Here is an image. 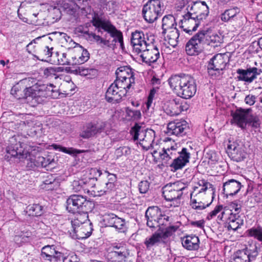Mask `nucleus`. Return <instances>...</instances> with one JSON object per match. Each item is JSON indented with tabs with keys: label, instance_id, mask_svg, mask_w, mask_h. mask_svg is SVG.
Here are the masks:
<instances>
[{
	"label": "nucleus",
	"instance_id": "obj_51",
	"mask_svg": "<svg viewBox=\"0 0 262 262\" xmlns=\"http://www.w3.org/2000/svg\"><path fill=\"white\" fill-rule=\"evenodd\" d=\"M130 153V148L127 146L120 147L116 150L115 154L117 157L123 155H128Z\"/></svg>",
	"mask_w": 262,
	"mask_h": 262
},
{
	"label": "nucleus",
	"instance_id": "obj_30",
	"mask_svg": "<svg viewBox=\"0 0 262 262\" xmlns=\"http://www.w3.org/2000/svg\"><path fill=\"white\" fill-rule=\"evenodd\" d=\"M257 71L256 68H249L247 70L238 69L237 70V73L239 75L238 78L239 80L251 83L259 74Z\"/></svg>",
	"mask_w": 262,
	"mask_h": 262
},
{
	"label": "nucleus",
	"instance_id": "obj_46",
	"mask_svg": "<svg viewBox=\"0 0 262 262\" xmlns=\"http://www.w3.org/2000/svg\"><path fill=\"white\" fill-rule=\"evenodd\" d=\"M61 71L60 67H48L46 68L43 71L44 75L47 77L55 76V78H57L56 74Z\"/></svg>",
	"mask_w": 262,
	"mask_h": 262
},
{
	"label": "nucleus",
	"instance_id": "obj_62",
	"mask_svg": "<svg viewBox=\"0 0 262 262\" xmlns=\"http://www.w3.org/2000/svg\"><path fill=\"white\" fill-rule=\"evenodd\" d=\"M80 9V13L81 14L87 16L88 14H91L92 12V9L90 6H87L83 7H79Z\"/></svg>",
	"mask_w": 262,
	"mask_h": 262
},
{
	"label": "nucleus",
	"instance_id": "obj_9",
	"mask_svg": "<svg viewBox=\"0 0 262 262\" xmlns=\"http://www.w3.org/2000/svg\"><path fill=\"white\" fill-rule=\"evenodd\" d=\"M154 36L147 34L145 35L142 31H136L132 34L131 43L134 52L137 54L148 44L154 43Z\"/></svg>",
	"mask_w": 262,
	"mask_h": 262
},
{
	"label": "nucleus",
	"instance_id": "obj_38",
	"mask_svg": "<svg viewBox=\"0 0 262 262\" xmlns=\"http://www.w3.org/2000/svg\"><path fill=\"white\" fill-rule=\"evenodd\" d=\"M27 212L29 215L38 216L43 213V207L39 204H33L27 207Z\"/></svg>",
	"mask_w": 262,
	"mask_h": 262
},
{
	"label": "nucleus",
	"instance_id": "obj_35",
	"mask_svg": "<svg viewBox=\"0 0 262 262\" xmlns=\"http://www.w3.org/2000/svg\"><path fill=\"white\" fill-rule=\"evenodd\" d=\"M168 81L171 89L179 96L180 90V75L179 74L172 75L169 78Z\"/></svg>",
	"mask_w": 262,
	"mask_h": 262
},
{
	"label": "nucleus",
	"instance_id": "obj_20",
	"mask_svg": "<svg viewBox=\"0 0 262 262\" xmlns=\"http://www.w3.org/2000/svg\"><path fill=\"white\" fill-rule=\"evenodd\" d=\"M227 62V56L225 54H217L210 60L208 70L209 74L213 75L212 71L219 72L225 69Z\"/></svg>",
	"mask_w": 262,
	"mask_h": 262
},
{
	"label": "nucleus",
	"instance_id": "obj_40",
	"mask_svg": "<svg viewBox=\"0 0 262 262\" xmlns=\"http://www.w3.org/2000/svg\"><path fill=\"white\" fill-rule=\"evenodd\" d=\"M52 146L55 150H58L59 151L63 152L66 154H68L69 155L83 153L86 151V150H84L75 149L72 147L67 148L66 147H62L60 145L55 144L52 145Z\"/></svg>",
	"mask_w": 262,
	"mask_h": 262
},
{
	"label": "nucleus",
	"instance_id": "obj_21",
	"mask_svg": "<svg viewBox=\"0 0 262 262\" xmlns=\"http://www.w3.org/2000/svg\"><path fill=\"white\" fill-rule=\"evenodd\" d=\"M251 111L250 108L246 110L238 109L236 110L234 113L232 114L233 122L239 127L245 128L247 122L250 120V112Z\"/></svg>",
	"mask_w": 262,
	"mask_h": 262
},
{
	"label": "nucleus",
	"instance_id": "obj_22",
	"mask_svg": "<svg viewBox=\"0 0 262 262\" xmlns=\"http://www.w3.org/2000/svg\"><path fill=\"white\" fill-rule=\"evenodd\" d=\"M105 124L102 123H90L85 125L83 130L80 134V136L84 139H89L95 136L98 133H100L104 129Z\"/></svg>",
	"mask_w": 262,
	"mask_h": 262
},
{
	"label": "nucleus",
	"instance_id": "obj_15",
	"mask_svg": "<svg viewBox=\"0 0 262 262\" xmlns=\"http://www.w3.org/2000/svg\"><path fill=\"white\" fill-rule=\"evenodd\" d=\"M68 55L71 58L72 65L82 64L88 61L90 58L88 51L79 45L70 50Z\"/></svg>",
	"mask_w": 262,
	"mask_h": 262
},
{
	"label": "nucleus",
	"instance_id": "obj_23",
	"mask_svg": "<svg viewBox=\"0 0 262 262\" xmlns=\"http://www.w3.org/2000/svg\"><path fill=\"white\" fill-rule=\"evenodd\" d=\"M183 19H181V28L189 34L196 31L199 26V23L195 20V17L192 16V13L188 12L183 15Z\"/></svg>",
	"mask_w": 262,
	"mask_h": 262
},
{
	"label": "nucleus",
	"instance_id": "obj_1",
	"mask_svg": "<svg viewBox=\"0 0 262 262\" xmlns=\"http://www.w3.org/2000/svg\"><path fill=\"white\" fill-rule=\"evenodd\" d=\"M92 22L93 26L97 29L98 32L102 34L101 30H103L107 33L102 37L92 32H86L90 40L95 41L97 45L102 48H114L117 42H118L122 47L123 45L122 33L117 30L110 21L102 19L95 16Z\"/></svg>",
	"mask_w": 262,
	"mask_h": 262
},
{
	"label": "nucleus",
	"instance_id": "obj_39",
	"mask_svg": "<svg viewBox=\"0 0 262 262\" xmlns=\"http://www.w3.org/2000/svg\"><path fill=\"white\" fill-rule=\"evenodd\" d=\"M248 236L253 237L262 242V227L258 226L252 227L247 231Z\"/></svg>",
	"mask_w": 262,
	"mask_h": 262
},
{
	"label": "nucleus",
	"instance_id": "obj_8",
	"mask_svg": "<svg viewBox=\"0 0 262 262\" xmlns=\"http://www.w3.org/2000/svg\"><path fill=\"white\" fill-rule=\"evenodd\" d=\"M72 229L69 231L71 236L74 239H84L89 237L93 230L90 221L82 222L79 218L71 221Z\"/></svg>",
	"mask_w": 262,
	"mask_h": 262
},
{
	"label": "nucleus",
	"instance_id": "obj_49",
	"mask_svg": "<svg viewBox=\"0 0 262 262\" xmlns=\"http://www.w3.org/2000/svg\"><path fill=\"white\" fill-rule=\"evenodd\" d=\"M183 178L181 179V183L185 185H187L193 178V174L190 169H186L182 175Z\"/></svg>",
	"mask_w": 262,
	"mask_h": 262
},
{
	"label": "nucleus",
	"instance_id": "obj_59",
	"mask_svg": "<svg viewBox=\"0 0 262 262\" xmlns=\"http://www.w3.org/2000/svg\"><path fill=\"white\" fill-rule=\"evenodd\" d=\"M256 97L254 95L249 94L245 97V103L250 105H253L255 102Z\"/></svg>",
	"mask_w": 262,
	"mask_h": 262
},
{
	"label": "nucleus",
	"instance_id": "obj_29",
	"mask_svg": "<svg viewBox=\"0 0 262 262\" xmlns=\"http://www.w3.org/2000/svg\"><path fill=\"white\" fill-rule=\"evenodd\" d=\"M191 9L193 11V16L198 20L205 18L209 13L208 7L205 2L194 4Z\"/></svg>",
	"mask_w": 262,
	"mask_h": 262
},
{
	"label": "nucleus",
	"instance_id": "obj_14",
	"mask_svg": "<svg viewBox=\"0 0 262 262\" xmlns=\"http://www.w3.org/2000/svg\"><path fill=\"white\" fill-rule=\"evenodd\" d=\"M257 247L250 245L245 249L237 251L234 255L233 262H250L257 255Z\"/></svg>",
	"mask_w": 262,
	"mask_h": 262
},
{
	"label": "nucleus",
	"instance_id": "obj_42",
	"mask_svg": "<svg viewBox=\"0 0 262 262\" xmlns=\"http://www.w3.org/2000/svg\"><path fill=\"white\" fill-rule=\"evenodd\" d=\"M125 114V116L128 120H138L141 117V113L139 110H132L129 107L126 108Z\"/></svg>",
	"mask_w": 262,
	"mask_h": 262
},
{
	"label": "nucleus",
	"instance_id": "obj_43",
	"mask_svg": "<svg viewBox=\"0 0 262 262\" xmlns=\"http://www.w3.org/2000/svg\"><path fill=\"white\" fill-rule=\"evenodd\" d=\"M86 184L83 180H74L72 184L73 190L75 192L80 191L82 190H86Z\"/></svg>",
	"mask_w": 262,
	"mask_h": 262
},
{
	"label": "nucleus",
	"instance_id": "obj_64",
	"mask_svg": "<svg viewBox=\"0 0 262 262\" xmlns=\"http://www.w3.org/2000/svg\"><path fill=\"white\" fill-rule=\"evenodd\" d=\"M105 173H107V182H112V184H115L117 181L116 174L111 173L107 171H105Z\"/></svg>",
	"mask_w": 262,
	"mask_h": 262
},
{
	"label": "nucleus",
	"instance_id": "obj_44",
	"mask_svg": "<svg viewBox=\"0 0 262 262\" xmlns=\"http://www.w3.org/2000/svg\"><path fill=\"white\" fill-rule=\"evenodd\" d=\"M190 150H192L191 148L189 149L183 148L181 150V168L189 162L190 158Z\"/></svg>",
	"mask_w": 262,
	"mask_h": 262
},
{
	"label": "nucleus",
	"instance_id": "obj_63",
	"mask_svg": "<svg viewBox=\"0 0 262 262\" xmlns=\"http://www.w3.org/2000/svg\"><path fill=\"white\" fill-rule=\"evenodd\" d=\"M45 188L47 190H52L54 189L55 187L58 186V184L57 182H48L47 181L45 183Z\"/></svg>",
	"mask_w": 262,
	"mask_h": 262
},
{
	"label": "nucleus",
	"instance_id": "obj_36",
	"mask_svg": "<svg viewBox=\"0 0 262 262\" xmlns=\"http://www.w3.org/2000/svg\"><path fill=\"white\" fill-rule=\"evenodd\" d=\"M179 36V31L176 27H174L170 30L167 35L169 45L173 48L177 46L178 43Z\"/></svg>",
	"mask_w": 262,
	"mask_h": 262
},
{
	"label": "nucleus",
	"instance_id": "obj_10",
	"mask_svg": "<svg viewBox=\"0 0 262 262\" xmlns=\"http://www.w3.org/2000/svg\"><path fill=\"white\" fill-rule=\"evenodd\" d=\"M180 182L177 181L163 187L162 194L166 201L171 202L170 206L178 207L180 205Z\"/></svg>",
	"mask_w": 262,
	"mask_h": 262
},
{
	"label": "nucleus",
	"instance_id": "obj_2",
	"mask_svg": "<svg viewBox=\"0 0 262 262\" xmlns=\"http://www.w3.org/2000/svg\"><path fill=\"white\" fill-rule=\"evenodd\" d=\"M214 192L211 184L204 180H200L190 193L192 207L202 210L209 206L214 198Z\"/></svg>",
	"mask_w": 262,
	"mask_h": 262
},
{
	"label": "nucleus",
	"instance_id": "obj_52",
	"mask_svg": "<svg viewBox=\"0 0 262 262\" xmlns=\"http://www.w3.org/2000/svg\"><path fill=\"white\" fill-rule=\"evenodd\" d=\"M28 236H26L24 233H21L20 235H16L14 237V242L18 245L20 246L22 243L26 241V238Z\"/></svg>",
	"mask_w": 262,
	"mask_h": 262
},
{
	"label": "nucleus",
	"instance_id": "obj_41",
	"mask_svg": "<svg viewBox=\"0 0 262 262\" xmlns=\"http://www.w3.org/2000/svg\"><path fill=\"white\" fill-rule=\"evenodd\" d=\"M162 239V236L159 233H155L152 235L150 237L146 238L144 244L146 245L147 248H150L153 246L159 243Z\"/></svg>",
	"mask_w": 262,
	"mask_h": 262
},
{
	"label": "nucleus",
	"instance_id": "obj_13",
	"mask_svg": "<svg viewBox=\"0 0 262 262\" xmlns=\"http://www.w3.org/2000/svg\"><path fill=\"white\" fill-rule=\"evenodd\" d=\"M67 210L73 213L79 212L83 210L88 202L85 197L81 195H71L66 201Z\"/></svg>",
	"mask_w": 262,
	"mask_h": 262
},
{
	"label": "nucleus",
	"instance_id": "obj_24",
	"mask_svg": "<svg viewBox=\"0 0 262 262\" xmlns=\"http://www.w3.org/2000/svg\"><path fill=\"white\" fill-rule=\"evenodd\" d=\"M204 37L203 33L199 32L187 43L185 50L187 54L193 55L197 54Z\"/></svg>",
	"mask_w": 262,
	"mask_h": 262
},
{
	"label": "nucleus",
	"instance_id": "obj_56",
	"mask_svg": "<svg viewBox=\"0 0 262 262\" xmlns=\"http://www.w3.org/2000/svg\"><path fill=\"white\" fill-rule=\"evenodd\" d=\"M94 70L93 69H84L83 67H79L76 70V72L81 76H87Z\"/></svg>",
	"mask_w": 262,
	"mask_h": 262
},
{
	"label": "nucleus",
	"instance_id": "obj_3",
	"mask_svg": "<svg viewBox=\"0 0 262 262\" xmlns=\"http://www.w3.org/2000/svg\"><path fill=\"white\" fill-rule=\"evenodd\" d=\"M131 134L133 136L134 140H139V144L142 148L147 150L149 149H155L152 152L153 157H156L158 151L155 147L154 139L155 132L151 129H143L138 124H136L131 129Z\"/></svg>",
	"mask_w": 262,
	"mask_h": 262
},
{
	"label": "nucleus",
	"instance_id": "obj_34",
	"mask_svg": "<svg viewBox=\"0 0 262 262\" xmlns=\"http://www.w3.org/2000/svg\"><path fill=\"white\" fill-rule=\"evenodd\" d=\"M239 9L237 7H234L226 10L221 14V19L222 21L227 22L239 15Z\"/></svg>",
	"mask_w": 262,
	"mask_h": 262
},
{
	"label": "nucleus",
	"instance_id": "obj_5",
	"mask_svg": "<svg viewBox=\"0 0 262 262\" xmlns=\"http://www.w3.org/2000/svg\"><path fill=\"white\" fill-rule=\"evenodd\" d=\"M241 207L237 203H232L228 207L224 208L221 216L218 218L228 224V229L235 231L243 224V220L240 219L238 213Z\"/></svg>",
	"mask_w": 262,
	"mask_h": 262
},
{
	"label": "nucleus",
	"instance_id": "obj_54",
	"mask_svg": "<svg viewBox=\"0 0 262 262\" xmlns=\"http://www.w3.org/2000/svg\"><path fill=\"white\" fill-rule=\"evenodd\" d=\"M149 187L147 181H141L139 184V190L141 193H145L148 190Z\"/></svg>",
	"mask_w": 262,
	"mask_h": 262
},
{
	"label": "nucleus",
	"instance_id": "obj_12",
	"mask_svg": "<svg viewBox=\"0 0 262 262\" xmlns=\"http://www.w3.org/2000/svg\"><path fill=\"white\" fill-rule=\"evenodd\" d=\"M128 89L115 81L107 89L105 93V99L109 102H118L122 97L126 95Z\"/></svg>",
	"mask_w": 262,
	"mask_h": 262
},
{
	"label": "nucleus",
	"instance_id": "obj_50",
	"mask_svg": "<svg viewBox=\"0 0 262 262\" xmlns=\"http://www.w3.org/2000/svg\"><path fill=\"white\" fill-rule=\"evenodd\" d=\"M57 63L60 65H72L71 58L67 53H62L59 58H58Z\"/></svg>",
	"mask_w": 262,
	"mask_h": 262
},
{
	"label": "nucleus",
	"instance_id": "obj_25",
	"mask_svg": "<svg viewBox=\"0 0 262 262\" xmlns=\"http://www.w3.org/2000/svg\"><path fill=\"white\" fill-rule=\"evenodd\" d=\"M41 255L43 259L50 261L53 259L56 261H61L63 258V254L57 251L54 245L44 246L41 249Z\"/></svg>",
	"mask_w": 262,
	"mask_h": 262
},
{
	"label": "nucleus",
	"instance_id": "obj_37",
	"mask_svg": "<svg viewBox=\"0 0 262 262\" xmlns=\"http://www.w3.org/2000/svg\"><path fill=\"white\" fill-rule=\"evenodd\" d=\"M8 152L11 156L16 157L20 161L27 159L30 156V153L27 150H22L21 148L19 149L17 148L16 150L14 149L9 150Z\"/></svg>",
	"mask_w": 262,
	"mask_h": 262
},
{
	"label": "nucleus",
	"instance_id": "obj_19",
	"mask_svg": "<svg viewBox=\"0 0 262 262\" xmlns=\"http://www.w3.org/2000/svg\"><path fill=\"white\" fill-rule=\"evenodd\" d=\"M43 45L40 49L37 58L42 61H51L50 59L53 54L54 47L52 43V39L50 36H43L42 37Z\"/></svg>",
	"mask_w": 262,
	"mask_h": 262
},
{
	"label": "nucleus",
	"instance_id": "obj_6",
	"mask_svg": "<svg viewBox=\"0 0 262 262\" xmlns=\"http://www.w3.org/2000/svg\"><path fill=\"white\" fill-rule=\"evenodd\" d=\"M145 217L149 227H159L161 231L169 222V216L162 214L161 210L156 206L149 207L145 212Z\"/></svg>",
	"mask_w": 262,
	"mask_h": 262
},
{
	"label": "nucleus",
	"instance_id": "obj_18",
	"mask_svg": "<svg viewBox=\"0 0 262 262\" xmlns=\"http://www.w3.org/2000/svg\"><path fill=\"white\" fill-rule=\"evenodd\" d=\"M181 94L184 99L192 97L196 91L194 80L189 75H181Z\"/></svg>",
	"mask_w": 262,
	"mask_h": 262
},
{
	"label": "nucleus",
	"instance_id": "obj_60",
	"mask_svg": "<svg viewBox=\"0 0 262 262\" xmlns=\"http://www.w3.org/2000/svg\"><path fill=\"white\" fill-rule=\"evenodd\" d=\"M172 170L173 171L180 168V156L175 159L173 162L170 164Z\"/></svg>",
	"mask_w": 262,
	"mask_h": 262
},
{
	"label": "nucleus",
	"instance_id": "obj_57",
	"mask_svg": "<svg viewBox=\"0 0 262 262\" xmlns=\"http://www.w3.org/2000/svg\"><path fill=\"white\" fill-rule=\"evenodd\" d=\"M174 104H172V109L173 111L171 112V115L172 116H177L179 115L180 113V106H179V100L174 99L173 100Z\"/></svg>",
	"mask_w": 262,
	"mask_h": 262
},
{
	"label": "nucleus",
	"instance_id": "obj_32",
	"mask_svg": "<svg viewBox=\"0 0 262 262\" xmlns=\"http://www.w3.org/2000/svg\"><path fill=\"white\" fill-rule=\"evenodd\" d=\"M183 246L188 250H195L199 247L200 240L195 235H188L183 238L181 242Z\"/></svg>",
	"mask_w": 262,
	"mask_h": 262
},
{
	"label": "nucleus",
	"instance_id": "obj_16",
	"mask_svg": "<svg viewBox=\"0 0 262 262\" xmlns=\"http://www.w3.org/2000/svg\"><path fill=\"white\" fill-rule=\"evenodd\" d=\"M143 62L148 65L157 61L160 57V52L154 43L148 44L139 53Z\"/></svg>",
	"mask_w": 262,
	"mask_h": 262
},
{
	"label": "nucleus",
	"instance_id": "obj_26",
	"mask_svg": "<svg viewBox=\"0 0 262 262\" xmlns=\"http://www.w3.org/2000/svg\"><path fill=\"white\" fill-rule=\"evenodd\" d=\"M114 249L109 255L111 262L126 261V258L129 254L126 248L124 246L117 245L114 247Z\"/></svg>",
	"mask_w": 262,
	"mask_h": 262
},
{
	"label": "nucleus",
	"instance_id": "obj_4",
	"mask_svg": "<svg viewBox=\"0 0 262 262\" xmlns=\"http://www.w3.org/2000/svg\"><path fill=\"white\" fill-rule=\"evenodd\" d=\"M55 86L52 84L47 86L34 85L26 89L25 95L28 100L34 101L35 103H41L45 99L48 97H55L57 92L54 90Z\"/></svg>",
	"mask_w": 262,
	"mask_h": 262
},
{
	"label": "nucleus",
	"instance_id": "obj_7",
	"mask_svg": "<svg viewBox=\"0 0 262 262\" xmlns=\"http://www.w3.org/2000/svg\"><path fill=\"white\" fill-rule=\"evenodd\" d=\"M164 10V5L160 0H149L144 5L142 14L147 22L152 23L162 15Z\"/></svg>",
	"mask_w": 262,
	"mask_h": 262
},
{
	"label": "nucleus",
	"instance_id": "obj_27",
	"mask_svg": "<svg viewBox=\"0 0 262 262\" xmlns=\"http://www.w3.org/2000/svg\"><path fill=\"white\" fill-rule=\"evenodd\" d=\"M104 220L107 226L113 227L119 230L120 232H123L125 229V221L118 217L114 214L105 215Z\"/></svg>",
	"mask_w": 262,
	"mask_h": 262
},
{
	"label": "nucleus",
	"instance_id": "obj_17",
	"mask_svg": "<svg viewBox=\"0 0 262 262\" xmlns=\"http://www.w3.org/2000/svg\"><path fill=\"white\" fill-rule=\"evenodd\" d=\"M228 149L231 158L235 161L239 162L246 158L247 153L244 144L241 141H236L228 145Z\"/></svg>",
	"mask_w": 262,
	"mask_h": 262
},
{
	"label": "nucleus",
	"instance_id": "obj_55",
	"mask_svg": "<svg viewBox=\"0 0 262 262\" xmlns=\"http://www.w3.org/2000/svg\"><path fill=\"white\" fill-rule=\"evenodd\" d=\"M190 132L191 129L188 123L185 120H181V134L186 135Z\"/></svg>",
	"mask_w": 262,
	"mask_h": 262
},
{
	"label": "nucleus",
	"instance_id": "obj_53",
	"mask_svg": "<svg viewBox=\"0 0 262 262\" xmlns=\"http://www.w3.org/2000/svg\"><path fill=\"white\" fill-rule=\"evenodd\" d=\"M223 209L222 205H218L215 207L213 210L211 211L207 215V219L210 220L215 217Z\"/></svg>",
	"mask_w": 262,
	"mask_h": 262
},
{
	"label": "nucleus",
	"instance_id": "obj_11",
	"mask_svg": "<svg viewBox=\"0 0 262 262\" xmlns=\"http://www.w3.org/2000/svg\"><path fill=\"white\" fill-rule=\"evenodd\" d=\"M116 82L130 89L135 83V78L132 69L127 66L118 68L116 71Z\"/></svg>",
	"mask_w": 262,
	"mask_h": 262
},
{
	"label": "nucleus",
	"instance_id": "obj_58",
	"mask_svg": "<svg viewBox=\"0 0 262 262\" xmlns=\"http://www.w3.org/2000/svg\"><path fill=\"white\" fill-rule=\"evenodd\" d=\"M179 228L178 226H170L165 229L163 235L165 237L170 236L172 233L175 232Z\"/></svg>",
	"mask_w": 262,
	"mask_h": 262
},
{
	"label": "nucleus",
	"instance_id": "obj_61",
	"mask_svg": "<svg viewBox=\"0 0 262 262\" xmlns=\"http://www.w3.org/2000/svg\"><path fill=\"white\" fill-rule=\"evenodd\" d=\"M191 226L200 229H203L205 226V221L204 220H201L196 221H192L190 223Z\"/></svg>",
	"mask_w": 262,
	"mask_h": 262
},
{
	"label": "nucleus",
	"instance_id": "obj_33",
	"mask_svg": "<svg viewBox=\"0 0 262 262\" xmlns=\"http://www.w3.org/2000/svg\"><path fill=\"white\" fill-rule=\"evenodd\" d=\"M175 18L171 15L165 16L162 19V29L163 33H166L168 30H171L174 27H176L177 24L175 23Z\"/></svg>",
	"mask_w": 262,
	"mask_h": 262
},
{
	"label": "nucleus",
	"instance_id": "obj_47",
	"mask_svg": "<svg viewBox=\"0 0 262 262\" xmlns=\"http://www.w3.org/2000/svg\"><path fill=\"white\" fill-rule=\"evenodd\" d=\"M105 187L103 190H97L95 191V194L98 195H102L105 193H108L113 190L115 187V184H112V182H106L105 184Z\"/></svg>",
	"mask_w": 262,
	"mask_h": 262
},
{
	"label": "nucleus",
	"instance_id": "obj_28",
	"mask_svg": "<svg viewBox=\"0 0 262 262\" xmlns=\"http://www.w3.org/2000/svg\"><path fill=\"white\" fill-rule=\"evenodd\" d=\"M241 183L234 179L229 180L224 183L223 190L224 193L228 196H233L237 194L241 189Z\"/></svg>",
	"mask_w": 262,
	"mask_h": 262
},
{
	"label": "nucleus",
	"instance_id": "obj_45",
	"mask_svg": "<svg viewBox=\"0 0 262 262\" xmlns=\"http://www.w3.org/2000/svg\"><path fill=\"white\" fill-rule=\"evenodd\" d=\"M167 129L169 133L179 136L180 135V125L179 123L171 122L168 124Z\"/></svg>",
	"mask_w": 262,
	"mask_h": 262
},
{
	"label": "nucleus",
	"instance_id": "obj_31",
	"mask_svg": "<svg viewBox=\"0 0 262 262\" xmlns=\"http://www.w3.org/2000/svg\"><path fill=\"white\" fill-rule=\"evenodd\" d=\"M202 32L204 35L202 38L203 42L215 47L220 46L223 41V36L216 33Z\"/></svg>",
	"mask_w": 262,
	"mask_h": 262
},
{
	"label": "nucleus",
	"instance_id": "obj_48",
	"mask_svg": "<svg viewBox=\"0 0 262 262\" xmlns=\"http://www.w3.org/2000/svg\"><path fill=\"white\" fill-rule=\"evenodd\" d=\"M206 158L208 159L207 162L208 164L211 166L216 164L219 160L218 155L212 151L207 152Z\"/></svg>",
	"mask_w": 262,
	"mask_h": 262
}]
</instances>
